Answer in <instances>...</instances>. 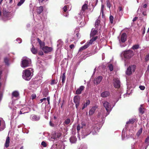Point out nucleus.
<instances>
[{"label":"nucleus","mask_w":149,"mask_h":149,"mask_svg":"<svg viewBox=\"0 0 149 149\" xmlns=\"http://www.w3.org/2000/svg\"><path fill=\"white\" fill-rule=\"evenodd\" d=\"M98 125L93 124L92 125H83L82 126L83 127L82 130V134L84 136H87L92 132V134L94 135L96 134L98 130Z\"/></svg>","instance_id":"nucleus-1"},{"label":"nucleus","mask_w":149,"mask_h":149,"mask_svg":"<svg viewBox=\"0 0 149 149\" xmlns=\"http://www.w3.org/2000/svg\"><path fill=\"white\" fill-rule=\"evenodd\" d=\"M33 69L31 68L23 70L22 72V77L25 80L29 81L33 75Z\"/></svg>","instance_id":"nucleus-2"},{"label":"nucleus","mask_w":149,"mask_h":149,"mask_svg":"<svg viewBox=\"0 0 149 149\" xmlns=\"http://www.w3.org/2000/svg\"><path fill=\"white\" fill-rule=\"evenodd\" d=\"M31 63V61L29 58H23L21 65L22 68H26L29 66Z\"/></svg>","instance_id":"nucleus-3"},{"label":"nucleus","mask_w":149,"mask_h":149,"mask_svg":"<svg viewBox=\"0 0 149 149\" xmlns=\"http://www.w3.org/2000/svg\"><path fill=\"white\" fill-rule=\"evenodd\" d=\"M77 21L79 23L81 26H83L86 23L84 21V15L82 14L81 13L80 14V13L78 15V17H77Z\"/></svg>","instance_id":"nucleus-4"},{"label":"nucleus","mask_w":149,"mask_h":149,"mask_svg":"<svg viewBox=\"0 0 149 149\" xmlns=\"http://www.w3.org/2000/svg\"><path fill=\"white\" fill-rule=\"evenodd\" d=\"M103 106L106 110L107 113V115H108L110 111L111 110L112 107H111L110 104L109 103L106 101H104L103 102Z\"/></svg>","instance_id":"nucleus-5"},{"label":"nucleus","mask_w":149,"mask_h":149,"mask_svg":"<svg viewBox=\"0 0 149 149\" xmlns=\"http://www.w3.org/2000/svg\"><path fill=\"white\" fill-rule=\"evenodd\" d=\"M134 55L133 52L130 50L125 51L123 53L124 57L127 59H130Z\"/></svg>","instance_id":"nucleus-6"},{"label":"nucleus","mask_w":149,"mask_h":149,"mask_svg":"<svg viewBox=\"0 0 149 149\" xmlns=\"http://www.w3.org/2000/svg\"><path fill=\"white\" fill-rule=\"evenodd\" d=\"M136 66L135 65H131L129 66L126 72V74L128 75H130L132 73V72H134L136 69Z\"/></svg>","instance_id":"nucleus-7"},{"label":"nucleus","mask_w":149,"mask_h":149,"mask_svg":"<svg viewBox=\"0 0 149 149\" xmlns=\"http://www.w3.org/2000/svg\"><path fill=\"white\" fill-rule=\"evenodd\" d=\"M95 26L96 29H99V31L101 30V24H100V21L99 19H97L95 21Z\"/></svg>","instance_id":"nucleus-8"},{"label":"nucleus","mask_w":149,"mask_h":149,"mask_svg":"<svg viewBox=\"0 0 149 149\" xmlns=\"http://www.w3.org/2000/svg\"><path fill=\"white\" fill-rule=\"evenodd\" d=\"M113 81V85L116 88H118L120 87V81L118 79H114Z\"/></svg>","instance_id":"nucleus-9"},{"label":"nucleus","mask_w":149,"mask_h":149,"mask_svg":"<svg viewBox=\"0 0 149 149\" xmlns=\"http://www.w3.org/2000/svg\"><path fill=\"white\" fill-rule=\"evenodd\" d=\"M88 1H85L84 2V4L82 7L81 9L80 12V14L81 13L82 14H83V13L88 8Z\"/></svg>","instance_id":"nucleus-10"},{"label":"nucleus","mask_w":149,"mask_h":149,"mask_svg":"<svg viewBox=\"0 0 149 149\" xmlns=\"http://www.w3.org/2000/svg\"><path fill=\"white\" fill-rule=\"evenodd\" d=\"M98 31H99V32H100V31L99 30V29H96L95 28V29L93 28L91 30L90 33L91 37H93L94 36L96 35Z\"/></svg>","instance_id":"nucleus-11"},{"label":"nucleus","mask_w":149,"mask_h":149,"mask_svg":"<svg viewBox=\"0 0 149 149\" xmlns=\"http://www.w3.org/2000/svg\"><path fill=\"white\" fill-rule=\"evenodd\" d=\"M42 49L44 53H47L51 52L52 48L51 47L45 46L43 47Z\"/></svg>","instance_id":"nucleus-12"},{"label":"nucleus","mask_w":149,"mask_h":149,"mask_svg":"<svg viewBox=\"0 0 149 149\" xmlns=\"http://www.w3.org/2000/svg\"><path fill=\"white\" fill-rule=\"evenodd\" d=\"M5 127V124L4 121L0 118V131L3 130Z\"/></svg>","instance_id":"nucleus-13"},{"label":"nucleus","mask_w":149,"mask_h":149,"mask_svg":"<svg viewBox=\"0 0 149 149\" xmlns=\"http://www.w3.org/2000/svg\"><path fill=\"white\" fill-rule=\"evenodd\" d=\"M73 121V119H72L71 120L69 118H67L65 120L64 123V125H69V124H71L72 123Z\"/></svg>","instance_id":"nucleus-14"},{"label":"nucleus","mask_w":149,"mask_h":149,"mask_svg":"<svg viewBox=\"0 0 149 149\" xmlns=\"http://www.w3.org/2000/svg\"><path fill=\"white\" fill-rule=\"evenodd\" d=\"M139 113L141 115L144 113L145 111V109L143 107V104H141L139 109Z\"/></svg>","instance_id":"nucleus-15"},{"label":"nucleus","mask_w":149,"mask_h":149,"mask_svg":"<svg viewBox=\"0 0 149 149\" xmlns=\"http://www.w3.org/2000/svg\"><path fill=\"white\" fill-rule=\"evenodd\" d=\"M85 87L84 86H80L79 88L77 89L76 91V93L77 95L81 94V91L84 90Z\"/></svg>","instance_id":"nucleus-16"},{"label":"nucleus","mask_w":149,"mask_h":149,"mask_svg":"<svg viewBox=\"0 0 149 149\" xmlns=\"http://www.w3.org/2000/svg\"><path fill=\"white\" fill-rule=\"evenodd\" d=\"M102 79V76H100L97 77L96 78H95L94 82V83L97 84H99L101 81Z\"/></svg>","instance_id":"nucleus-17"},{"label":"nucleus","mask_w":149,"mask_h":149,"mask_svg":"<svg viewBox=\"0 0 149 149\" xmlns=\"http://www.w3.org/2000/svg\"><path fill=\"white\" fill-rule=\"evenodd\" d=\"M127 36L125 33H123L121 35V40L122 42H124L126 40Z\"/></svg>","instance_id":"nucleus-18"},{"label":"nucleus","mask_w":149,"mask_h":149,"mask_svg":"<svg viewBox=\"0 0 149 149\" xmlns=\"http://www.w3.org/2000/svg\"><path fill=\"white\" fill-rule=\"evenodd\" d=\"M40 118V116L35 115H33L31 116V119L33 121H37L39 120Z\"/></svg>","instance_id":"nucleus-19"},{"label":"nucleus","mask_w":149,"mask_h":149,"mask_svg":"<svg viewBox=\"0 0 149 149\" xmlns=\"http://www.w3.org/2000/svg\"><path fill=\"white\" fill-rule=\"evenodd\" d=\"M110 93L108 91H105L102 92L101 94V96L102 97H106L109 95Z\"/></svg>","instance_id":"nucleus-20"},{"label":"nucleus","mask_w":149,"mask_h":149,"mask_svg":"<svg viewBox=\"0 0 149 149\" xmlns=\"http://www.w3.org/2000/svg\"><path fill=\"white\" fill-rule=\"evenodd\" d=\"M97 108V107L96 106L93 107L89 111V114L90 115H92L94 113Z\"/></svg>","instance_id":"nucleus-21"},{"label":"nucleus","mask_w":149,"mask_h":149,"mask_svg":"<svg viewBox=\"0 0 149 149\" xmlns=\"http://www.w3.org/2000/svg\"><path fill=\"white\" fill-rule=\"evenodd\" d=\"M61 133L60 132L55 133L53 135V138L54 139L59 138L61 135Z\"/></svg>","instance_id":"nucleus-22"},{"label":"nucleus","mask_w":149,"mask_h":149,"mask_svg":"<svg viewBox=\"0 0 149 149\" xmlns=\"http://www.w3.org/2000/svg\"><path fill=\"white\" fill-rule=\"evenodd\" d=\"M89 46L88 43H86L85 45L81 47L79 50V52H81L83 50L86 49Z\"/></svg>","instance_id":"nucleus-23"},{"label":"nucleus","mask_w":149,"mask_h":149,"mask_svg":"<svg viewBox=\"0 0 149 149\" xmlns=\"http://www.w3.org/2000/svg\"><path fill=\"white\" fill-rule=\"evenodd\" d=\"M43 7L42 6L37 7L36 10L38 14H40L43 11Z\"/></svg>","instance_id":"nucleus-24"},{"label":"nucleus","mask_w":149,"mask_h":149,"mask_svg":"<svg viewBox=\"0 0 149 149\" xmlns=\"http://www.w3.org/2000/svg\"><path fill=\"white\" fill-rule=\"evenodd\" d=\"M97 37H98L97 36L95 37H93L89 40V42H87L86 43H88V44L89 45V46L90 45H91L93 43V42L97 38Z\"/></svg>","instance_id":"nucleus-25"},{"label":"nucleus","mask_w":149,"mask_h":149,"mask_svg":"<svg viewBox=\"0 0 149 149\" xmlns=\"http://www.w3.org/2000/svg\"><path fill=\"white\" fill-rule=\"evenodd\" d=\"M80 98L78 96H75L74 99V103H80Z\"/></svg>","instance_id":"nucleus-26"},{"label":"nucleus","mask_w":149,"mask_h":149,"mask_svg":"<svg viewBox=\"0 0 149 149\" xmlns=\"http://www.w3.org/2000/svg\"><path fill=\"white\" fill-rule=\"evenodd\" d=\"M32 48L31 49V51L32 53L34 54H36L38 52V49L37 48H36L33 45H32Z\"/></svg>","instance_id":"nucleus-27"},{"label":"nucleus","mask_w":149,"mask_h":149,"mask_svg":"<svg viewBox=\"0 0 149 149\" xmlns=\"http://www.w3.org/2000/svg\"><path fill=\"white\" fill-rule=\"evenodd\" d=\"M3 14L5 17H8L10 14L9 12L4 9L3 11Z\"/></svg>","instance_id":"nucleus-28"},{"label":"nucleus","mask_w":149,"mask_h":149,"mask_svg":"<svg viewBox=\"0 0 149 149\" xmlns=\"http://www.w3.org/2000/svg\"><path fill=\"white\" fill-rule=\"evenodd\" d=\"M10 143V138L8 136L6 138V142L5 144L6 147L7 148L9 146Z\"/></svg>","instance_id":"nucleus-29"},{"label":"nucleus","mask_w":149,"mask_h":149,"mask_svg":"<svg viewBox=\"0 0 149 149\" xmlns=\"http://www.w3.org/2000/svg\"><path fill=\"white\" fill-rule=\"evenodd\" d=\"M70 140L71 143H74L76 141L77 139L75 137L72 136L70 138Z\"/></svg>","instance_id":"nucleus-30"},{"label":"nucleus","mask_w":149,"mask_h":149,"mask_svg":"<svg viewBox=\"0 0 149 149\" xmlns=\"http://www.w3.org/2000/svg\"><path fill=\"white\" fill-rule=\"evenodd\" d=\"M90 101L89 100H87L86 102L84 104L82 108V109H84L86 108L88 105L90 104Z\"/></svg>","instance_id":"nucleus-31"},{"label":"nucleus","mask_w":149,"mask_h":149,"mask_svg":"<svg viewBox=\"0 0 149 149\" xmlns=\"http://www.w3.org/2000/svg\"><path fill=\"white\" fill-rule=\"evenodd\" d=\"M19 93L17 91H15L13 92L12 93V98H13V97H17L19 96Z\"/></svg>","instance_id":"nucleus-32"},{"label":"nucleus","mask_w":149,"mask_h":149,"mask_svg":"<svg viewBox=\"0 0 149 149\" xmlns=\"http://www.w3.org/2000/svg\"><path fill=\"white\" fill-rule=\"evenodd\" d=\"M85 125L84 123H82L81 125L79 124L78 125L77 128V129L78 131V132L81 129L82 130H83V127H82V126H83V125Z\"/></svg>","instance_id":"nucleus-33"},{"label":"nucleus","mask_w":149,"mask_h":149,"mask_svg":"<svg viewBox=\"0 0 149 149\" xmlns=\"http://www.w3.org/2000/svg\"><path fill=\"white\" fill-rule=\"evenodd\" d=\"M61 78L62 83H64L65 82V72H64L62 76L61 77Z\"/></svg>","instance_id":"nucleus-34"},{"label":"nucleus","mask_w":149,"mask_h":149,"mask_svg":"<svg viewBox=\"0 0 149 149\" xmlns=\"http://www.w3.org/2000/svg\"><path fill=\"white\" fill-rule=\"evenodd\" d=\"M57 46H58L60 47L63 45V42L61 40H59L57 42Z\"/></svg>","instance_id":"nucleus-35"},{"label":"nucleus","mask_w":149,"mask_h":149,"mask_svg":"<svg viewBox=\"0 0 149 149\" xmlns=\"http://www.w3.org/2000/svg\"><path fill=\"white\" fill-rule=\"evenodd\" d=\"M134 119H130L128 121H127L126 122L127 124H133L134 122Z\"/></svg>","instance_id":"nucleus-36"},{"label":"nucleus","mask_w":149,"mask_h":149,"mask_svg":"<svg viewBox=\"0 0 149 149\" xmlns=\"http://www.w3.org/2000/svg\"><path fill=\"white\" fill-rule=\"evenodd\" d=\"M142 128H141L139 129V130L136 133V135L139 137L141 134L142 132Z\"/></svg>","instance_id":"nucleus-37"},{"label":"nucleus","mask_w":149,"mask_h":149,"mask_svg":"<svg viewBox=\"0 0 149 149\" xmlns=\"http://www.w3.org/2000/svg\"><path fill=\"white\" fill-rule=\"evenodd\" d=\"M139 45H133L132 48L134 50L137 49L139 48Z\"/></svg>","instance_id":"nucleus-38"},{"label":"nucleus","mask_w":149,"mask_h":149,"mask_svg":"<svg viewBox=\"0 0 149 149\" xmlns=\"http://www.w3.org/2000/svg\"><path fill=\"white\" fill-rule=\"evenodd\" d=\"M25 0H20L18 3L17 5L18 6H21L24 2Z\"/></svg>","instance_id":"nucleus-39"},{"label":"nucleus","mask_w":149,"mask_h":149,"mask_svg":"<svg viewBox=\"0 0 149 149\" xmlns=\"http://www.w3.org/2000/svg\"><path fill=\"white\" fill-rule=\"evenodd\" d=\"M79 149H87V147L86 145H81Z\"/></svg>","instance_id":"nucleus-40"},{"label":"nucleus","mask_w":149,"mask_h":149,"mask_svg":"<svg viewBox=\"0 0 149 149\" xmlns=\"http://www.w3.org/2000/svg\"><path fill=\"white\" fill-rule=\"evenodd\" d=\"M109 19L110 22L112 24L113 20V17L112 15L110 16Z\"/></svg>","instance_id":"nucleus-41"},{"label":"nucleus","mask_w":149,"mask_h":149,"mask_svg":"<svg viewBox=\"0 0 149 149\" xmlns=\"http://www.w3.org/2000/svg\"><path fill=\"white\" fill-rule=\"evenodd\" d=\"M108 67L110 71H112L113 70V66L111 64H109Z\"/></svg>","instance_id":"nucleus-42"},{"label":"nucleus","mask_w":149,"mask_h":149,"mask_svg":"<svg viewBox=\"0 0 149 149\" xmlns=\"http://www.w3.org/2000/svg\"><path fill=\"white\" fill-rule=\"evenodd\" d=\"M107 7L110 9V7L111 6V4L109 1H107Z\"/></svg>","instance_id":"nucleus-43"},{"label":"nucleus","mask_w":149,"mask_h":149,"mask_svg":"<svg viewBox=\"0 0 149 149\" xmlns=\"http://www.w3.org/2000/svg\"><path fill=\"white\" fill-rule=\"evenodd\" d=\"M41 145L43 146L44 147H46L47 146V144L44 141H43L41 143Z\"/></svg>","instance_id":"nucleus-44"},{"label":"nucleus","mask_w":149,"mask_h":149,"mask_svg":"<svg viewBox=\"0 0 149 149\" xmlns=\"http://www.w3.org/2000/svg\"><path fill=\"white\" fill-rule=\"evenodd\" d=\"M104 6L103 5H102L101 9V13H102V16L103 15V9L104 8Z\"/></svg>","instance_id":"nucleus-45"},{"label":"nucleus","mask_w":149,"mask_h":149,"mask_svg":"<svg viewBox=\"0 0 149 149\" xmlns=\"http://www.w3.org/2000/svg\"><path fill=\"white\" fill-rule=\"evenodd\" d=\"M145 61H146L149 60V54L147 55L145 58Z\"/></svg>","instance_id":"nucleus-46"},{"label":"nucleus","mask_w":149,"mask_h":149,"mask_svg":"<svg viewBox=\"0 0 149 149\" xmlns=\"http://www.w3.org/2000/svg\"><path fill=\"white\" fill-rule=\"evenodd\" d=\"M48 93L47 91H45L43 93V95L45 97H46L48 95Z\"/></svg>","instance_id":"nucleus-47"},{"label":"nucleus","mask_w":149,"mask_h":149,"mask_svg":"<svg viewBox=\"0 0 149 149\" xmlns=\"http://www.w3.org/2000/svg\"><path fill=\"white\" fill-rule=\"evenodd\" d=\"M4 62L6 64H8V59L7 58H4Z\"/></svg>","instance_id":"nucleus-48"},{"label":"nucleus","mask_w":149,"mask_h":149,"mask_svg":"<svg viewBox=\"0 0 149 149\" xmlns=\"http://www.w3.org/2000/svg\"><path fill=\"white\" fill-rule=\"evenodd\" d=\"M16 40L19 43H21L22 41V39L19 38H17Z\"/></svg>","instance_id":"nucleus-49"},{"label":"nucleus","mask_w":149,"mask_h":149,"mask_svg":"<svg viewBox=\"0 0 149 149\" xmlns=\"http://www.w3.org/2000/svg\"><path fill=\"white\" fill-rule=\"evenodd\" d=\"M139 88L141 90H144L145 88L144 86H139Z\"/></svg>","instance_id":"nucleus-50"},{"label":"nucleus","mask_w":149,"mask_h":149,"mask_svg":"<svg viewBox=\"0 0 149 149\" xmlns=\"http://www.w3.org/2000/svg\"><path fill=\"white\" fill-rule=\"evenodd\" d=\"M63 11L64 12H66L67 10V6H65L63 8Z\"/></svg>","instance_id":"nucleus-51"},{"label":"nucleus","mask_w":149,"mask_h":149,"mask_svg":"<svg viewBox=\"0 0 149 149\" xmlns=\"http://www.w3.org/2000/svg\"><path fill=\"white\" fill-rule=\"evenodd\" d=\"M123 10V8L121 7H119L118 8V11L119 13H120Z\"/></svg>","instance_id":"nucleus-52"},{"label":"nucleus","mask_w":149,"mask_h":149,"mask_svg":"<svg viewBox=\"0 0 149 149\" xmlns=\"http://www.w3.org/2000/svg\"><path fill=\"white\" fill-rule=\"evenodd\" d=\"M145 142L146 143H149V137H148L146 139Z\"/></svg>","instance_id":"nucleus-53"},{"label":"nucleus","mask_w":149,"mask_h":149,"mask_svg":"<svg viewBox=\"0 0 149 149\" xmlns=\"http://www.w3.org/2000/svg\"><path fill=\"white\" fill-rule=\"evenodd\" d=\"M39 44V45H42V42L38 38H37Z\"/></svg>","instance_id":"nucleus-54"},{"label":"nucleus","mask_w":149,"mask_h":149,"mask_svg":"<svg viewBox=\"0 0 149 149\" xmlns=\"http://www.w3.org/2000/svg\"><path fill=\"white\" fill-rule=\"evenodd\" d=\"M36 97V94H33L31 96V98L32 99H34Z\"/></svg>","instance_id":"nucleus-55"},{"label":"nucleus","mask_w":149,"mask_h":149,"mask_svg":"<svg viewBox=\"0 0 149 149\" xmlns=\"http://www.w3.org/2000/svg\"><path fill=\"white\" fill-rule=\"evenodd\" d=\"M55 80H53L51 83V85H53L54 84H55Z\"/></svg>","instance_id":"nucleus-56"},{"label":"nucleus","mask_w":149,"mask_h":149,"mask_svg":"<svg viewBox=\"0 0 149 149\" xmlns=\"http://www.w3.org/2000/svg\"><path fill=\"white\" fill-rule=\"evenodd\" d=\"M46 98H44L42 99H41L40 100V103L42 102L43 101H45L46 100Z\"/></svg>","instance_id":"nucleus-57"},{"label":"nucleus","mask_w":149,"mask_h":149,"mask_svg":"<svg viewBox=\"0 0 149 149\" xmlns=\"http://www.w3.org/2000/svg\"><path fill=\"white\" fill-rule=\"evenodd\" d=\"M80 103H75V104L76 107L77 109L79 104Z\"/></svg>","instance_id":"nucleus-58"},{"label":"nucleus","mask_w":149,"mask_h":149,"mask_svg":"<svg viewBox=\"0 0 149 149\" xmlns=\"http://www.w3.org/2000/svg\"><path fill=\"white\" fill-rule=\"evenodd\" d=\"M49 125L51 126L52 127H54V124L52 123L51 121L49 122Z\"/></svg>","instance_id":"nucleus-59"},{"label":"nucleus","mask_w":149,"mask_h":149,"mask_svg":"<svg viewBox=\"0 0 149 149\" xmlns=\"http://www.w3.org/2000/svg\"><path fill=\"white\" fill-rule=\"evenodd\" d=\"M38 54L40 55H43V53L42 51L39 52Z\"/></svg>","instance_id":"nucleus-60"},{"label":"nucleus","mask_w":149,"mask_h":149,"mask_svg":"<svg viewBox=\"0 0 149 149\" xmlns=\"http://www.w3.org/2000/svg\"><path fill=\"white\" fill-rule=\"evenodd\" d=\"M74 47V45L73 44L71 45H70V48L71 49H72L73 47Z\"/></svg>","instance_id":"nucleus-61"},{"label":"nucleus","mask_w":149,"mask_h":149,"mask_svg":"<svg viewBox=\"0 0 149 149\" xmlns=\"http://www.w3.org/2000/svg\"><path fill=\"white\" fill-rule=\"evenodd\" d=\"M137 17H134V18H133V20H132V21L133 22H134L135 21H136V19H137Z\"/></svg>","instance_id":"nucleus-62"},{"label":"nucleus","mask_w":149,"mask_h":149,"mask_svg":"<svg viewBox=\"0 0 149 149\" xmlns=\"http://www.w3.org/2000/svg\"><path fill=\"white\" fill-rule=\"evenodd\" d=\"M142 14L144 16H146L147 15V14L146 13V12L145 11H143L142 12Z\"/></svg>","instance_id":"nucleus-63"},{"label":"nucleus","mask_w":149,"mask_h":149,"mask_svg":"<svg viewBox=\"0 0 149 149\" xmlns=\"http://www.w3.org/2000/svg\"><path fill=\"white\" fill-rule=\"evenodd\" d=\"M47 101L48 102V104H49V97H47Z\"/></svg>","instance_id":"nucleus-64"}]
</instances>
